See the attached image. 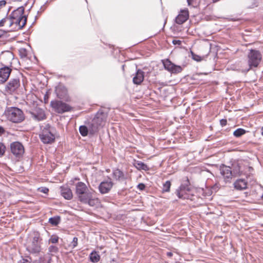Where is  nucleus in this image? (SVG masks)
<instances>
[{"label": "nucleus", "instance_id": "c85d7f7f", "mask_svg": "<svg viewBox=\"0 0 263 263\" xmlns=\"http://www.w3.org/2000/svg\"><path fill=\"white\" fill-rule=\"evenodd\" d=\"M60 220V217L58 216H57L54 217L50 218L49 219V222L53 226H56L59 223Z\"/></svg>", "mask_w": 263, "mask_h": 263}, {"label": "nucleus", "instance_id": "f3484780", "mask_svg": "<svg viewBox=\"0 0 263 263\" xmlns=\"http://www.w3.org/2000/svg\"><path fill=\"white\" fill-rule=\"evenodd\" d=\"M220 174L227 181H229L233 177L232 168L230 166L222 165L220 166Z\"/></svg>", "mask_w": 263, "mask_h": 263}, {"label": "nucleus", "instance_id": "2eb2a0df", "mask_svg": "<svg viewBox=\"0 0 263 263\" xmlns=\"http://www.w3.org/2000/svg\"><path fill=\"white\" fill-rule=\"evenodd\" d=\"M189 18V11L188 9H181L175 18V22L178 25L184 23Z\"/></svg>", "mask_w": 263, "mask_h": 263}, {"label": "nucleus", "instance_id": "79ce46f5", "mask_svg": "<svg viewBox=\"0 0 263 263\" xmlns=\"http://www.w3.org/2000/svg\"><path fill=\"white\" fill-rule=\"evenodd\" d=\"M61 195L62 196L66 199V192L65 191L64 187L63 186H61Z\"/></svg>", "mask_w": 263, "mask_h": 263}, {"label": "nucleus", "instance_id": "5701e85b", "mask_svg": "<svg viewBox=\"0 0 263 263\" xmlns=\"http://www.w3.org/2000/svg\"><path fill=\"white\" fill-rule=\"evenodd\" d=\"M90 260L93 263H97L100 260V256L96 251L92 252L89 255Z\"/></svg>", "mask_w": 263, "mask_h": 263}, {"label": "nucleus", "instance_id": "6e6552de", "mask_svg": "<svg viewBox=\"0 0 263 263\" xmlns=\"http://www.w3.org/2000/svg\"><path fill=\"white\" fill-rule=\"evenodd\" d=\"M41 140L45 144L51 143L55 139L54 135L52 133L51 127L49 124L46 125L42 129V131L39 135Z\"/></svg>", "mask_w": 263, "mask_h": 263}, {"label": "nucleus", "instance_id": "7c9ffc66", "mask_svg": "<svg viewBox=\"0 0 263 263\" xmlns=\"http://www.w3.org/2000/svg\"><path fill=\"white\" fill-rule=\"evenodd\" d=\"M191 54H192V59L193 60H194L195 61H196L197 62H200L202 60V58L200 56H199L197 54H196L192 51L191 52Z\"/></svg>", "mask_w": 263, "mask_h": 263}, {"label": "nucleus", "instance_id": "b1692460", "mask_svg": "<svg viewBox=\"0 0 263 263\" xmlns=\"http://www.w3.org/2000/svg\"><path fill=\"white\" fill-rule=\"evenodd\" d=\"M135 165L139 170L147 171L149 169L146 164L141 161H137L135 163Z\"/></svg>", "mask_w": 263, "mask_h": 263}, {"label": "nucleus", "instance_id": "9b49d317", "mask_svg": "<svg viewBox=\"0 0 263 263\" xmlns=\"http://www.w3.org/2000/svg\"><path fill=\"white\" fill-rule=\"evenodd\" d=\"M164 69L172 73L177 74L182 71V68L179 65L173 63L168 59H164L162 61Z\"/></svg>", "mask_w": 263, "mask_h": 263}, {"label": "nucleus", "instance_id": "ea45409f", "mask_svg": "<svg viewBox=\"0 0 263 263\" xmlns=\"http://www.w3.org/2000/svg\"><path fill=\"white\" fill-rule=\"evenodd\" d=\"M220 124L222 126H224L227 124V120L225 119H222L220 120Z\"/></svg>", "mask_w": 263, "mask_h": 263}, {"label": "nucleus", "instance_id": "4be33fe9", "mask_svg": "<svg viewBox=\"0 0 263 263\" xmlns=\"http://www.w3.org/2000/svg\"><path fill=\"white\" fill-rule=\"evenodd\" d=\"M112 177L114 179L118 181H123L126 179V177L124 173L119 168L113 170Z\"/></svg>", "mask_w": 263, "mask_h": 263}, {"label": "nucleus", "instance_id": "bb28decb", "mask_svg": "<svg viewBox=\"0 0 263 263\" xmlns=\"http://www.w3.org/2000/svg\"><path fill=\"white\" fill-rule=\"evenodd\" d=\"M246 133V130L243 128H238L233 132V135L236 137H239Z\"/></svg>", "mask_w": 263, "mask_h": 263}, {"label": "nucleus", "instance_id": "dca6fc26", "mask_svg": "<svg viewBox=\"0 0 263 263\" xmlns=\"http://www.w3.org/2000/svg\"><path fill=\"white\" fill-rule=\"evenodd\" d=\"M114 185L113 182L110 178L108 180L102 181L99 186V191L102 194L109 193Z\"/></svg>", "mask_w": 263, "mask_h": 263}, {"label": "nucleus", "instance_id": "5fc2aeb1", "mask_svg": "<svg viewBox=\"0 0 263 263\" xmlns=\"http://www.w3.org/2000/svg\"><path fill=\"white\" fill-rule=\"evenodd\" d=\"M34 263H39L38 261H35Z\"/></svg>", "mask_w": 263, "mask_h": 263}, {"label": "nucleus", "instance_id": "8fccbe9b", "mask_svg": "<svg viewBox=\"0 0 263 263\" xmlns=\"http://www.w3.org/2000/svg\"><path fill=\"white\" fill-rule=\"evenodd\" d=\"M72 110V107H70L69 105H67V112L69 111Z\"/></svg>", "mask_w": 263, "mask_h": 263}, {"label": "nucleus", "instance_id": "423d86ee", "mask_svg": "<svg viewBox=\"0 0 263 263\" xmlns=\"http://www.w3.org/2000/svg\"><path fill=\"white\" fill-rule=\"evenodd\" d=\"M190 185L189 179L186 177L184 183L181 184L176 191V194L179 198L193 200V195L191 193V190Z\"/></svg>", "mask_w": 263, "mask_h": 263}, {"label": "nucleus", "instance_id": "c756f323", "mask_svg": "<svg viewBox=\"0 0 263 263\" xmlns=\"http://www.w3.org/2000/svg\"><path fill=\"white\" fill-rule=\"evenodd\" d=\"M20 55L22 58H25L27 56V51L25 48H21L19 50Z\"/></svg>", "mask_w": 263, "mask_h": 263}, {"label": "nucleus", "instance_id": "3c124183", "mask_svg": "<svg viewBox=\"0 0 263 263\" xmlns=\"http://www.w3.org/2000/svg\"><path fill=\"white\" fill-rule=\"evenodd\" d=\"M173 253L171 252H167L166 253V255L169 257H171L173 256Z\"/></svg>", "mask_w": 263, "mask_h": 263}, {"label": "nucleus", "instance_id": "a19ab883", "mask_svg": "<svg viewBox=\"0 0 263 263\" xmlns=\"http://www.w3.org/2000/svg\"><path fill=\"white\" fill-rule=\"evenodd\" d=\"M145 222L147 225L152 226L155 223L156 220H152L148 221V219H146Z\"/></svg>", "mask_w": 263, "mask_h": 263}, {"label": "nucleus", "instance_id": "9d476101", "mask_svg": "<svg viewBox=\"0 0 263 263\" xmlns=\"http://www.w3.org/2000/svg\"><path fill=\"white\" fill-rule=\"evenodd\" d=\"M52 110L58 114L66 112V100L55 99L50 102Z\"/></svg>", "mask_w": 263, "mask_h": 263}, {"label": "nucleus", "instance_id": "7ed1b4c3", "mask_svg": "<svg viewBox=\"0 0 263 263\" xmlns=\"http://www.w3.org/2000/svg\"><path fill=\"white\" fill-rule=\"evenodd\" d=\"M107 117V114L102 111H99L89 125L90 134H95L98 131L100 126H104L106 122Z\"/></svg>", "mask_w": 263, "mask_h": 263}, {"label": "nucleus", "instance_id": "412c9836", "mask_svg": "<svg viewBox=\"0 0 263 263\" xmlns=\"http://www.w3.org/2000/svg\"><path fill=\"white\" fill-rule=\"evenodd\" d=\"M144 78V72L141 69H138L133 79V83L136 85H140L143 81Z\"/></svg>", "mask_w": 263, "mask_h": 263}, {"label": "nucleus", "instance_id": "ddd939ff", "mask_svg": "<svg viewBox=\"0 0 263 263\" xmlns=\"http://www.w3.org/2000/svg\"><path fill=\"white\" fill-rule=\"evenodd\" d=\"M242 161H237L234 162L232 164V171L233 174V177H236L241 176L244 171L245 166Z\"/></svg>", "mask_w": 263, "mask_h": 263}, {"label": "nucleus", "instance_id": "4c0bfd02", "mask_svg": "<svg viewBox=\"0 0 263 263\" xmlns=\"http://www.w3.org/2000/svg\"><path fill=\"white\" fill-rule=\"evenodd\" d=\"M137 188L140 191H143L145 189V185L143 183H139L137 186Z\"/></svg>", "mask_w": 263, "mask_h": 263}, {"label": "nucleus", "instance_id": "f257e3e1", "mask_svg": "<svg viewBox=\"0 0 263 263\" xmlns=\"http://www.w3.org/2000/svg\"><path fill=\"white\" fill-rule=\"evenodd\" d=\"M76 194L81 202L91 206L98 207L101 204L96 192L93 190L89 191L83 182H79L76 184Z\"/></svg>", "mask_w": 263, "mask_h": 263}, {"label": "nucleus", "instance_id": "aec40b11", "mask_svg": "<svg viewBox=\"0 0 263 263\" xmlns=\"http://www.w3.org/2000/svg\"><path fill=\"white\" fill-rule=\"evenodd\" d=\"M233 185L237 190H243L247 188L248 182L245 179H238L234 182Z\"/></svg>", "mask_w": 263, "mask_h": 263}, {"label": "nucleus", "instance_id": "e433bc0d", "mask_svg": "<svg viewBox=\"0 0 263 263\" xmlns=\"http://www.w3.org/2000/svg\"><path fill=\"white\" fill-rule=\"evenodd\" d=\"M72 193L70 189H67V200L71 199L72 198Z\"/></svg>", "mask_w": 263, "mask_h": 263}, {"label": "nucleus", "instance_id": "58836bf2", "mask_svg": "<svg viewBox=\"0 0 263 263\" xmlns=\"http://www.w3.org/2000/svg\"><path fill=\"white\" fill-rule=\"evenodd\" d=\"M187 1L189 6H194V4H197V0H187Z\"/></svg>", "mask_w": 263, "mask_h": 263}, {"label": "nucleus", "instance_id": "c03bdc74", "mask_svg": "<svg viewBox=\"0 0 263 263\" xmlns=\"http://www.w3.org/2000/svg\"><path fill=\"white\" fill-rule=\"evenodd\" d=\"M172 43H173V44L174 45H180L181 44V41H180V40H174L173 41H172Z\"/></svg>", "mask_w": 263, "mask_h": 263}, {"label": "nucleus", "instance_id": "1a4fd4ad", "mask_svg": "<svg viewBox=\"0 0 263 263\" xmlns=\"http://www.w3.org/2000/svg\"><path fill=\"white\" fill-rule=\"evenodd\" d=\"M21 86L20 80L18 78L11 79L6 84L4 91L6 94L12 95L15 93Z\"/></svg>", "mask_w": 263, "mask_h": 263}, {"label": "nucleus", "instance_id": "cd10ccee", "mask_svg": "<svg viewBox=\"0 0 263 263\" xmlns=\"http://www.w3.org/2000/svg\"><path fill=\"white\" fill-rule=\"evenodd\" d=\"M89 128H88L86 126H81L79 128V131L82 136H86L88 133Z\"/></svg>", "mask_w": 263, "mask_h": 263}, {"label": "nucleus", "instance_id": "a211bd4d", "mask_svg": "<svg viewBox=\"0 0 263 263\" xmlns=\"http://www.w3.org/2000/svg\"><path fill=\"white\" fill-rule=\"evenodd\" d=\"M11 69L7 66H5L0 68V82L3 83L5 82L9 78Z\"/></svg>", "mask_w": 263, "mask_h": 263}, {"label": "nucleus", "instance_id": "4468645a", "mask_svg": "<svg viewBox=\"0 0 263 263\" xmlns=\"http://www.w3.org/2000/svg\"><path fill=\"white\" fill-rule=\"evenodd\" d=\"M31 117L35 121H40L46 119L45 111L40 107H35L30 111Z\"/></svg>", "mask_w": 263, "mask_h": 263}, {"label": "nucleus", "instance_id": "39448f33", "mask_svg": "<svg viewBox=\"0 0 263 263\" xmlns=\"http://www.w3.org/2000/svg\"><path fill=\"white\" fill-rule=\"evenodd\" d=\"M5 114L7 118L13 123H20L25 119L23 111L17 107L8 108Z\"/></svg>", "mask_w": 263, "mask_h": 263}, {"label": "nucleus", "instance_id": "473e14b6", "mask_svg": "<svg viewBox=\"0 0 263 263\" xmlns=\"http://www.w3.org/2000/svg\"><path fill=\"white\" fill-rule=\"evenodd\" d=\"M5 146L2 143H0V157L2 156L5 152Z\"/></svg>", "mask_w": 263, "mask_h": 263}, {"label": "nucleus", "instance_id": "f03ea898", "mask_svg": "<svg viewBox=\"0 0 263 263\" xmlns=\"http://www.w3.org/2000/svg\"><path fill=\"white\" fill-rule=\"evenodd\" d=\"M25 9L20 7L13 10L9 15L10 22L8 26L11 27L13 24L18 26L19 29L23 28L26 24L27 17L24 15Z\"/></svg>", "mask_w": 263, "mask_h": 263}, {"label": "nucleus", "instance_id": "c9c22d12", "mask_svg": "<svg viewBox=\"0 0 263 263\" xmlns=\"http://www.w3.org/2000/svg\"><path fill=\"white\" fill-rule=\"evenodd\" d=\"M38 191L42 193L47 194L49 192V189L46 187H41L38 189Z\"/></svg>", "mask_w": 263, "mask_h": 263}, {"label": "nucleus", "instance_id": "2f4dec72", "mask_svg": "<svg viewBox=\"0 0 263 263\" xmlns=\"http://www.w3.org/2000/svg\"><path fill=\"white\" fill-rule=\"evenodd\" d=\"M7 2L5 0L0 1V12L3 11L6 8Z\"/></svg>", "mask_w": 263, "mask_h": 263}, {"label": "nucleus", "instance_id": "f704fd0d", "mask_svg": "<svg viewBox=\"0 0 263 263\" xmlns=\"http://www.w3.org/2000/svg\"><path fill=\"white\" fill-rule=\"evenodd\" d=\"M59 238L56 236H52L50 239L49 242L52 243H55L58 241Z\"/></svg>", "mask_w": 263, "mask_h": 263}, {"label": "nucleus", "instance_id": "49530a36", "mask_svg": "<svg viewBox=\"0 0 263 263\" xmlns=\"http://www.w3.org/2000/svg\"><path fill=\"white\" fill-rule=\"evenodd\" d=\"M61 21H59L58 22H57V28L58 29H60V28H61Z\"/></svg>", "mask_w": 263, "mask_h": 263}, {"label": "nucleus", "instance_id": "37998d69", "mask_svg": "<svg viewBox=\"0 0 263 263\" xmlns=\"http://www.w3.org/2000/svg\"><path fill=\"white\" fill-rule=\"evenodd\" d=\"M49 250L50 252H55L57 251V248L52 246L49 248Z\"/></svg>", "mask_w": 263, "mask_h": 263}, {"label": "nucleus", "instance_id": "20e7f679", "mask_svg": "<svg viewBox=\"0 0 263 263\" xmlns=\"http://www.w3.org/2000/svg\"><path fill=\"white\" fill-rule=\"evenodd\" d=\"M262 58L261 52L256 49H250L247 54V63L249 69L257 67L260 63Z\"/></svg>", "mask_w": 263, "mask_h": 263}, {"label": "nucleus", "instance_id": "603ef678", "mask_svg": "<svg viewBox=\"0 0 263 263\" xmlns=\"http://www.w3.org/2000/svg\"><path fill=\"white\" fill-rule=\"evenodd\" d=\"M261 134L263 136V127L261 128Z\"/></svg>", "mask_w": 263, "mask_h": 263}, {"label": "nucleus", "instance_id": "393cba45", "mask_svg": "<svg viewBox=\"0 0 263 263\" xmlns=\"http://www.w3.org/2000/svg\"><path fill=\"white\" fill-rule=\"evenodd\" d=\"M10 10V7H8L7 9H6V16L0 20V27H3L5 25V24L7 23V21H9V23L10 22V20H9V16H7Z\"/></svg>", "mask_w": 263, "mask_h": 263}, {"label": "nucleus", "instance_id": "6e6d98bb", "mask_svg": "<svg viewBox=\"0 0 263 263\" xmlns=\"http://www.w3.org/2000/svg\"><path fill=\"white\" fill-rule=\"evenodd\" d=\"M1 36V35L0 34V37Z\"/></svg>", "mask_w": 263, "mask_h": 263}, {"label": "nucleus", "instance_id": "6ab92c4d", "mask_svg": "<svg viewBox=\"0 0 263 263\" xmlns=\"http://www.w3.org/2000/svg\"><path fill=\"white\" fill-rule=\"evenodd\" d=\"M55 92L56 93L58 99L66 100V87L61 84L59 83L57 86L55 87Z\"/></svg>", "mask_w": 263, "mask_h": 263}, {"label": "nucleus", "instance_id": "864d4df0", "mask_svg": "<svg viewBox=\"0 0 263 263\" xmlns=\"http://www.w3.org/2000/svg\"><path fill=\"white\" fill-rule=\"evenodd\" d=\"M6 24H7L8 25V24H9V21H7V23H6Z\"/></svg>", "mask_w": 263, "mask_h": 263}, {"label": "nucleus", "instance_id": "de8ad7c7", "mask_svg": "<svg viewBox=\"0 0 263 263\" xmlns=\"http://www.w3.org/2000/svg\"><path fill=\"white\" fill-rule=\"evenodd\" d=\"M48 98H49V96H48V94H46L44 96V100H45V103H47V102L48 101Z\"/></svg>", "mask_w": 263, "mask_h": 263}, {"label": "nucleus", "instance_id": "f8f14e48", "mask_svg": "<svg viewBox=\"0 0 263 263\" xmlns=\"http://www.w3.org/2000/svg\"><path fill=\"white\" fill-rule=\"evenodd\" d=\"M10 150L11 153L16 157L20 158L24 153V146L19 142H13L10 144Z\"/></svg>", "mask_w": 263, "mask_h": 263}, {"label": "nucleus", "instance_id": "72a5a7b5", "mask_svg": "<svg viewBox=\"0 0 263 263\" xmlns=\"http://www.w3.org/2000/svg\"><path fill=\"white\" fill-rule=\"evenodd\" d=\"M78 245V238L77 237H75L73 238L72 241L71 242V243L69 245V246H71L72 248H74L76 247Z\"/></svg>", "mask_w": 263, "mask_h": 263}, {"label": "nucleus", "instance_id": "a18cd8bd", "mask_svg": "<svg viewBox=\"0 0 263 263\" xmlns=\"http://www.w3.org/2000/svg\"><path fill=\"white\" fill-rule=\"evenodd\" d=\"M5 132V129L4 128V127L0 126V136L3 135V134H4Z\"/></svg>", "mask_w": 263, "mask_h": 263}, {"label": "nucleus", "instance_id": "0eeeda50", "mask_svg": "<svg viewBox=\"0 0 263 263\" xmlns=\"http://www.w3.org/2000/svg\"><path fill=\"white\" fill-rule=\"evenodd\" d=\"M41 241L38 234H35L32 239L28 241L26 244L27 250L31 253H38L41 251Z\"/></svg>", "mask_w": 263, "mask_h": 263}, {"label": "nucleus", "instance_id": "a878e982", "mask_svg": "<svg viewBox=\"0 0 263 263\" xmlns=\"http://www.w3.org/2000/svg\"><path fill=\"white\" fill-rule=\"evenodd\" d=\"M171 182L170 181H166L163 184L162 193L169 192L171 186Z\"/></svg>", "mask_w": 263, "mask_h": 263}, {"label": "nucleus", "instance_id": "09e8293b", "mask_svg": "<svg viewBox=\"0 0 263 263\" xmlns=\"http://www.w3.org/2000/svg\"><path fill=\"white\" fill-rule=\"evenodd\" d=\"M29 262V260L27 259H23L20 261V263H27Z\"/></svg>", "mask_w": 263, "mask_h": 263}]
</instances>
